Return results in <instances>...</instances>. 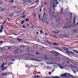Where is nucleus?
Wrapping results in <instances>:
<instances>
[{
  "label": "nucleus",
  "mask_w": 78,
  "mask_h": 78,
  "mask_svg": "<svg viewBox=\"0 0 78 78\" xmlns=\"http://www.w3.org/2000/svg\"><path fill=\"white\" fill-rule=\"evenodd\" d=\"M67 28H70V27L69 26H65L63 27V29H67Z\"/></svg>",
  "instance_id": "obj_1"
},
{
  "label": "nucleus",
  "mask_w": 78,
  "mask_h": 78,
  "mask_svg": "<svg viewBox=\"0 0 78 78\" xmlns=\"http://www.w3.org/2000/svg\"><path fill=\"white\" fill-rule=\"evenodd\" d=\"M67 75V73H65L61 75L62 77H66Z\"/></svg>",
  "instance_id": "obj_2"
},
{
  "label": "nucleus",
  "mask_w": 78,
  "mask_h": 78,
  "mask_svg": "<svg viewBox=\"0 0 78 78\" xmlns=\"http://www.w3.org/2000/svg\"><path fill=\"white\" fill-rule=\"evenodd\" d=\"M58 66H59L60 69H64V67H62V66H61L60 65H58Z\"/></svg>",
  "instance_id": "obj_3"
},
{
  "label": "nucleus",
  "mask_w": 78,
  "mask_h": 78,
  "mask_svg": "<svg viewBox=\"0 0 78 78\" xmlns=\"http://www.w3.org/2000/svg\"><path fill=\"white\" fill-rule=\"evenodd\" d=\"M16 40L17 41H19L20 42V41H22V39H20L19 38H17L16 39Z\"/></svg>",
  "instance_id": "obj_4"
},
{
  "label": "nucleus",
  "mask_w": 78,
  "mask_h": 78,
  "mask_svg": "<svg viewBox=\"0 0 78 78\" xmlns=\"http://www.w3.org/2000/svg\"><path fill=\"white\" fill-rule=\"evenodd\" d=\"M51 78H60V77L58 76H54L51 77Z\"/></svg>",
  "instance_id": "obj_5"
},
{
  "label": "nucleus",
  "mask_w": 78,
  "mask_h": 78,
  "mask_svg": "<svg viewBox=\"0 0 78 78\" xmlns=\"http://www.w3.org/2000/svg\"><path fill=\"white\" fill-rule=\"evenodd\" d=\"M63 7H62L61 9V14H62L63 13Z\"/></svg>",
  "instance_id": "obj_6"
},
{
  "label": "nucleus",
  "mask_w": 78,
  "mask_h": 78,
  "mask_svg": "<svg viewBox=\"0 0 78 78\" xmlns=\"http://www.w3.org/2000/svg\"><path fill=\"white\" fill-rule=\"evenodd\" d=\"M33 77H35V78H40L41 76H33Z\"/></svg>",
  "instance_id": "obj_7"
},
{
  "label": "nucleus",
  "mask_w": 78,
  "mask_h": 78,
  "mask_svg": "<svg viewBox=\"0 0 78 78\" xmlns=\"http://www.w3.org/2000/svg\"><path fill=\"white\" fill-rule=\"evenodd\" d=\"M54 2H55L57 4H59V2L58 1V0H54Z\"/></svg>",
  "instance_id": "obj_8"
},
{
  "label": "nucleus",
  "mask_w": 78,
  "mask_h": 78,
  "mask_svg": "<svg viewBox=\"0 0 78 78\" xmlns=\"http://www.w3.org/2000/svg\"><path fill=\"white\" fill-rule=\"evenodd\" d=\"M73 51L75 52V53H77L78 54V51H76L75 50H73Z\"/></svg>",
  "instance_id": "obj_9"
},
{
  "label": "nucleus",
  "mask_w": 78,
  "mask_h": 78,
  "mask_svg": "<svg viewBox=\"0 0 78 78\" xmlns=\"http://www.w3.org/2000/svg\"><path fill=\"white\" fill-rule=\"evenodd\" d=\"M53 33H55L56 34H59V31H58V32L53 31Z\"/></svg>",
  "instance_id": "obj_10"
},
{
  "label": "nucleus",
  "mask_w": 78,
  "mask_h": 78,
  "mask_svg": "<svg viewBox=\"0 0 78 78\" xmlns=\"http://www.w3.org/2000/svg\"><path fill=\"white\" fill-rule=\"evenodd\" d=\"M52 45H58V44L56 43H54L52 44Z\"/></svg>",
  "instance_id": "obj_11"
},
{
  "label": "nucleus",
  "mask_w": 78,
  "mask_h": 78,
  "mask_svg": "<svg viewBox=\"0 0 78 78\" xmlns=\"http://www.w3.org/2000/svg\"><path fill=\"white\" fill-rule=\"evenodd\" d=\"M5 75V76H8V75H9V74H8V73L6 72L5 73H4Z\"/></svg>",
  "instance_id": "obj_12"
},
{
  "label": "nucleus",
  "mask_w": 78,
  "mask_h": 78,
  "mask_svg": "<svg viewBox=\"0 0 78 78\" xmlns=\"http://www.w3.org/2000/svg\"><path fill=\"white\" fill-rule=\"evenodd\" d=\"M34 61H37V62H39V60L36 59L34 60Z\"/></svg>",
  "instance_id": "obj_13"
},
{
  "label": "nucleus",
  "mask_w": 78,
  "mask_h": 78,
  "mask_svg": "<svg viewBox=\"0 0 78 78\" xmlns=\"http://www.w3.org/2000/svg\"><path fill=\"white\" fill-rule=\"evenodd\" d=\"M33 17H36V13L34 14L33 15Z\"/></svg>",
  "instance_id": "obj_14"
},
{
  "label": "nucleus",
  "mask_w": 78,
  "mask_h": 78,
  "mask_svg": "<svg viewBox=\"0 0 78 78\" xmlns=\"http://www.w3.org/2000/svg\"><path fill=\"white\" fill-rule=\"evenodd\" d=\"M1 29H2V30H3V25H1Z\"/></svg>",
  "instance_id": "obj_15"
},
{
  "label": "nucleus",
  "mask_w": 78,
  "mask_h": 78,
  "mask_svg": "<svg viewBox=\"0 0 78 78\" xmlns=\"http://www.w3.org/2000/svg\"><path fill=\"white\" fill-rule=\"evenodd\" d=\"M12 62H9V64H8V66H9V65H11V64H12Z\"/></svg>",
  "instance_id": "obj_16"
},
{
  "label": "nucleus",
  "mask_w": 78,
  "mask_h": 78,
  "mask_svg": "<svg viewBox=\"0 0 78 78\" xmlns=\"http://www.w3.org/2000/svg\"><path fill=\"white\" fill-rule=\"evenodd\" d=\"M9 2H10V3H13V2H14V1L12 0H11L9 1Z\"/></svg>",
  "instance_id": "obj_17"
},
{
  "label": "nucleus",
  "mask_w": 78,
  "mask_h": 78,
  "mask_svg": "<svg viewBox=\"0 0 78 78\" xmlns=\"http://www.w3.org/2000/svg\"><path fill=\"white\" fill-rule=\"evenodd\" d=\"M75 21H76L75 18H74V21H73V23H75Z\"/></svg>",
  "instance_id": "obj_18"
},
{
  "label": "nucleus",
  "mask_w": 78,
  "mask_h": 78,
  "mask_svg": "<svg viewBox=\"0 0 78 78\" xmlns=\"http://www.w3.org/2000/svg\"><path fill=\"white\" fill-rule=\"evenodd\" d=\"M40 32L41 34H43V31L42 30H40Z\"/></svg>",
  "instance_id": "obj_19"
},
{
  "label": "nucleus",
  "mask_w": 78,
  "mask_h": 78,
  "mask_svg": "<svg viewBox=\"0 0 78 78\" xmlns=\"http://www.w3.org/2000/svg\"><path fill=\"white\" fill-rule=\"evenodd\" d=\"M22 28H26V27H25V25H24L23 26Z\"/></svg>",
  "instance_id": "obj_20"
},
{
  "label": "nucleus",
  "mask_w": 78,
  "mask_h": 78,
  "mask_svg": "<svg viewBox=\"0 0 78 78\" xmlns=\"http://www.w3.org/2000/svg\"><path fill=\"white\" fill-rule=\"evenodd\" d=\"M53 9H54L55 8V7H56V6H55V3H53Z\"/></svg>",
  "instance_id": "obj_21"
},
{
  "label": "nucleus",
  "mask_w": 78,
  "mask_h": 78,
  "mask_svg": "<svg viewBox=\"0 0 78 78\" xmlns=\"http://www.w3.org/2000/svg\"><path fill=\"white\" fill-rule=\"evenodd\" d=\"M25 21H26V22H29V19H25Z\"/></svg>",
  "instance_id": "obj_22"
},
{
  "label": "nucleus",
  "mask_w": 78,
  "mask_h": 78,
  "mask_svg": "<svg viewBox=\"0 0 78 78\" xmlns=\"http://www.w3.org/2000/svg\"><path fill=\"white\" fill-rule=\"evenodd\" d=\"M5 9H1L0 10V11H5Z\"/></svg>",
  "instance_id": "obj_23"
},
{
  "label": "nucleus",
  "mask_w": 78,
  "mask_h": 78,
  "mask_svg": "<svg viewBox=\"0 0 78 78\" xmlns=\"http://www.w3.org/2000/svg\"><path fill=\"white\" fill-rule=\"evenodd\" d=\"M42 22L43 23H44L45 22V20H44V18L43 17V19L42 20Z\"/></svg>",
  "instance_id": "obj_24"
},
{
  "label": "nucleus",
  "mask_w": 78,
  "mask_h": 78,
  "mask_svg": "<svg viewBox=\"0 0 78 78\" xmlns=\"http://www.w3.org/2000/svg\"><path fill=\"white\" fill-rule=\"evenodd\" d=\"M70 53H71V54H72L73 55H75V54L74 53L70 51Z\"/></svg>",
  "instance_id": "obj_25"
},
{
  "label": "nucleus",
  "mask_w": 78,
  "mask_h": 78,
  "mask_svg": "<svg viewBox=\"0 0 78 78\" xmlns=\"http://www.w3.org/2000/svg\"><path fill=\"white\" fill-rule=\"evenodd\" d=\"M70 51H67L66 53H67V54H69V53H70Z\"/></svg>",
  "instance_id": "obj_26"
},
{
  "label": "nucleus",
  "mask_w": 78,
  "mask_h": 78,
  "mask_svg": "<svg viewBox=\"0 0 78 78\" xmlns=\"http://www.w3.org/2000/svg\"><path fill=\"white\" fill-rule=\"evenodd\" d=\"M22 2H23L24 3H25V2H27V1L24 0L22 1Z\"/></svg>",
  "instance_id": "obj_27"
},
{
  "label": "nucleus",
  "mask_w": 78,
  "mask_h": 78,
  "mask_svg": "<svg viewBox=\"0 0 78 78\" xmlns=\"http://www.w3.org/2000/svg\"><path fill=\"white\" fill-rule=\"evenodd\" d=\"M4 64H5V63L4 62L3 63V64L1 66V67H3V65H4Z\"/></svg>",
  "instance_id": "obj_28"
},
{
  "label": "nucleus",
  "mask_w": 78,
  "mask_h": 78,
  "mask_svg": "<svg viewBox=\"0 0 78 78\" xmlns=\"http://www.w3.org/2000/svg\"><path fill=\"white\" fill-rule=\"evenodd\" d=\"M45 15H46L45 13L43 14V18H44V16H45Z\"/></svg>",
  "instance_id": "obj_29"
},
{
  "label": "nucleus",
  "mask_w": 78,
  "mask_h": 78,
  "mask_svg": "<svg viewBox=\"0 0 78 78\" xmlns=\"http://www.w3.org/2000/svg\"><path fill=\"white\" fill-rule=\"evenodd\" d=\"M10 60L12 61H15V59H11Z\"/></svg>",
  "instance_id": "obj_30"
},
{
  "label": "nucleus",
  "mask_w": 78,
  "mask_h": 78,
  "mask_svg": "<svg viewBox=\"0 0 78 78\" xmlns=\"http://www.w3.org/2000/svg\"><path fill=\"white\" fill-rule=\"evenodd\" d=\"M69 76H71V77H74L73 76L70 75V74H69Z\"/></svg>",
  "instance_id": "obj_31"
},
{
  "label": "nucleus",
  "mask_w": 78,
  "mask_h": 78,
  "mask_svg": "<svg viewBox=\"0 0 78 78\" xmlns=\"http://www.w3.org/2000/svg\"><path fill=\"white\" fill-rule=\"evenodd\" d=\"M4 75H5V73H3L1 74V76H4Z\"/></svg>",
  "instance_id": "obj_32"
},
{
  "label": "nucleus",
  "mask_w": 78,
  "mask_h": 78,
  "mask_svg": "<svg viewBox=\"0 0 78 78\" xmlns=\"http://www.w3.org/2000/svg\"><path fill=\"white\" fill-rule=\"evenodd\" d=\"M9 16H10V17H11V16H13V14H10Z\"/></svg>",
  "instance_id": "obj_33"
},
{
  "label": "nucleus",
  "mask_w": 78,
  "mask_h": 78,
  "mask_svg": "<svg viewBox=\"0 0 78 78\" xmlns=\"http://www.w3.org/2000/svg\"><path fill=\"white\" fill-rule=\"evenodd\" d=\"M25 14V13L24 12H22V15H24Z\"/></svg>",
  "instance_id": "obj_34"
},
{
  "label": "nucleus",
  "mask_w": 78,
  "mask_h": 78,
  "mask_svg": "<svg viewBox=\"0 0 78 78\" xmlns=\"http://www.w3.org/2000/svg\"><path fill=\"white\" fill-rule=\"evenodd\" d=\"M48 64V65H50V64H51V62H49L48 64Z\"/></svg>",
  "instance_id": "obj_35"
},
{
  "label": "nucleus",
  "mask_w": 78,
  "mask_h": 78,
  "mask_svg": "<svg viewBox=\"0 0 78 78\" xmlns=\"http://www.w3.org/2000/svg\"><path fill=\"white\" fill-rule=\"evenodd\" d=\"M15 52L16 53H18V51H15Z\"/></svg>",
  "instance_id": "obj_36"
},
{
  "label": "nucleus",
  "mask_w": 78,
  "mask_h": 78,
  "mask_svg": "<svg viewBox=\"0 0 78 78\" xmlns=\"http://www.w3.org/2000/svg\"><path fill=\"white\" fill-rule=\"evenodd\" d=\"M39 18L40 20H41V15H39Z\"/></svg>",
  "instance_id": "obj_37"
},
{
  "label": "nucleus",
  "mask_w": 78,
  "mask_h": 78,
  "mask_svg": "<svg viewBox=\"0 0 78 78\" xmlns=\"http://www.w3.org/2000/svg\"><path fill=\"white\" fill-rule=\"evenodd\" d=\"M36 34H37V35H38V34H39V32H37Z\"/></svg>",
  "instance_id": "obj_38"
},
{
  "label": "nucleus",
  "mask_w": 78,
  "mask_h": 78,
  "mask_svg": "<svg viewBox=\"0 0 78 78\" xmlns=\"http://www.w3.org/2000/svg\"><path fill=\"white\" fill-rule=\"evenodd\" d=\"M47 42L48 43V44H50V42H49V41H47Z\"/></svg>",
  "instance_id": "obj_39"
},
{
  "label": "nucleus",
  "mask_w": 78,
  "mask_h": 78,
  "mask_svg": "<svg viewBox=\"0 0 78 78\" xmlns=\"http://www.w3.org/2000/svg\"><path fill=\"white\" fill-rule=\"evenodd\" d=\"M73 72H74V73H76V71L75 70L73 71Z\"/></svg>",
  "instance_id": "obj_40"
},
{
  "label": "nucleus",
  "mask_w": 78,
  "mask_h": 78,
  "mask_svg": "<svg viewBox=\"0 0 78 78\" xmlns=\"http://www.w3.org/2000/svg\"><path fill=\"white\" fill-rule=\"evenodd\" d=\"M20 12V11H16V13H19V12Z\"/></svg>",
  "instance_id": "obj_41"
},
{
  "label": "nucleus",
  "mask_w": 78,
  "mask_h": 78,
  "mask_svg": "<svg viewBox=\"0 0 78 78\" xmlns=\"http://www.w3.org/2000/svg\"><path fill=\"white\" fill-rule=\"evenodd\" d=\"M24 23V21H22V22H21V24H23V23Z\"/></svg>",
  "instance_id": "obj_42"
},
{
  "label": "nucleus",
  "mask_w": 78,
  "mask_h": 78,
  "mask_svg": "<svg viewBox=\"0 0 78 78\" xmlns=\"http://www.w3.org/2000/svg\"><path fill=\"white\" fill-rule=\"evenodd\" d=\"M54 53V52L53 51H51V53L52 54H53Z\"/></svg>",
  "instance_id": "obj_43"
},
{
  "label": "nucleus",
  "mask_w": 78,
  "mask_h": 78,
  "mask_svg": "<svg viewBox=\"0 0 78 78\" xmlns=\"http://www.w3.org/2000/svg\"><path fill=\"white\" fill-rule=\"evenodd\" d=\"M51 72H49V75H51Z\"/></svg>",
  "instance_id": "obj_44"
},
{
  "label": "nucleus",
  "mask_w": 78,
  "mask_h": 78,
  "mask_svg": "<svg viewBox=\"0 0 78 78\" xmlns=\"http://www.w3.org/2000/svg\"><path fill=\"white\" fill-rule=\"evenodd\" d=\"M44 57L45 58H46V59H47V56H44Z\"/></svg>",
  "instance_id": "obj_45"
},
{
  "label": "nucleus",
  "mask_w": 78,
  "mask_h": 78,
  "mask_svg": "<svg viewBox=\"0 0 78 78\" xmlns=\"http://www.w3.org/2000/svg\"><path fill=\"white\" fill-rule=\"evenodd\" d=\"M2 29H0V33H2Z\"/></svg>",
  "instance_id": "obj_46"
},
{
  "label": "nucleus",
  "mask_w": 78,
  "mask_h": 78,
  "mask_svg": "<svg viewBox=\"0 0 78 78\" xmlns=\"http://www.w3.org/2000/svg\"><path fill=\"white\" fill-rule=\"evenodd\" d=\"M25 16H23L21 17V18H24Z\"/></svg>",
  "instance_id": "obj_47"
},
{
  "label": "nucleus",
  "mask_w": 78,
  "mask_h": 78,
  "mask_svg": "<svg viewBox=\"0 0 78 78\" xmlns=\"http://www.w3.org/2000/svg\"><path fill=\"white\" fill-rule=\"evenodd\" d=\"M6 21H4V22L3 23V24H4V23H6Z\"/></svg>",
  "instance_id": "obj_48"
},
{
  "label": "nucleus",
  "mask_w": 78,
  "mask_h": 78,
  "mask_svg": "<svg viewBox=\"0 0 78 78\" xmlns=\"http://www.w3.org/2000/svg\"><path fill=\"white\" fill-rule=\"evenodd\" d=\"M32 28H34V26H33L31 27Z\"/></svg>",
  "instance_id": "obj_49"
},
{
  "label": "nucleus",
  "mask_w": 78,
  "mask_h": 78,
  "mask_svg": "<svg viewBox=\"0 0 78 78\" xmlns=\"http://www.w3.org/2000/svg\"><path fill=\"white\" fill-rule=\"evenodd\" d=\"M2 42H3V41H0V44H1V43H2Z\"/></svg>",
  "instance_id": "obj_50"
},
{
  "label": "nucleus",
  "mask_w": 78,
  "mask_h": 78,
  "mask_svg": "<svg viewBox=\"0 0 78 78\" xmlns=\"http://www.w3.org/2000/svg\"><path fill=\"white\" fill-rule=\"evenodd\" d=\"M36 54H37V55H39V53L38 52H36Z\"/></svg>",
  "instance_id": "obj_51"
},
{
  "label": "nucleus",
  "mask_w": 78,
  "mask_h": 78,
  "mask_svg": "<svg viewBox=\"0 0 78 78\" xmlns=\"http://www.w3.org/2000/svg\"><path fill=\"white\" fill-rule=\"evenodd\" d=\"M62 64H64V62H62Z\"/></svg>",
  "instance_id": "obj_52"
},
{
  "label": "nucleus",
  "mask_w": 78,
  "mask_h": 78,
  "mask_svg": "<svg viewBox=\"0 0 78 78\" xmlns=\"http://www.w3.org/2000/svg\"><path fill=\"white\" fill-rule=\"evenodd\" d=\"M29 3H31V1H29Z\"/></svg>",
  "instance_id": "obj_53"
},
{
  "label": "nucleus",
  "mask_w": 78,
  "mask_h": 78,
  "mask_svg": "<svg viewBox=\"0 0 78 78\" xmlns=\"http://www.w3.org/2000/svg\"><path fill=\"white\" fill-rule=\"evenodd\" d=\"M74 32H76V30H74Z\"/></svg>",
  "instance_id": "obj_54"
},
{
  "label": "nucleus",
  "mask_w": 78,
  "mask_h": 78,
  "mask_svg": "<svg viewBox=\"0 0 78 78\" xmlns=\"http://www.w3.org/2000/svg\"><path fill=\"white\" fill-rule=\"evenodd\" d=\"M27 26H30V24H27Z\"/></svg>",
  "instance_id": "obj_55"
},
{
  "label": "nucleus",
  "mask_w": 78,
  "mask_h": 78,
  "mask_svg": "<svg viewBox=\"0 0 78 78\" xmlns=\"http://www.w3.org/2000/svg\"><path fill=\"white\" fill-rule=\"evenodd\" d=\"M20 47H23V45L20 46Z\"/></svg>",
  "instance_id": "obj_56"
},
{
  "label": "nucleus",
  "mask_w": 78,
  "mask_h": 78,
  "mask_svg": "<svg viewBox=\"0 0 78 78\" xmlns=\"http://www.w3.org/2000/svg\"><path fill=\"white\" fill-rule=\"evenodd\" d=\"M67 63H68V64H69V61H67Z\"/></svg>",
  "instance_id": "obj_57"
},
{
  "label": "nucleus",
  "mask_w": 78,
  "mask_h": 78,
  "mask_svg": "<svg viewBox=\"0 0 78 78\" xmlns=\"http://www.w3.org/2000/svg\"><path fill=\"white\" fill-rule=\"evenodd\" d=\"M10 48H11V47H8V49H10Z\"/></svg>",
  "instance_id": "obj_58"
},
{
  "label": "nucleus",
  "mask_w": 78,
  "mask_h": 78,
  "mask_svg": "<svg viewBox=\"0 0 78 78\" xmlns=\"http://www.w3.org/2000/svg\"><path fill=\"white\" fill-rule=\"evenodd\" d=\"M55 69H54L52 71V72H54V70H55Z\"/></svg>",
  "instance_id": "obj_59"
},
{
  "label": "nucleus",
  "mask_w": 78,
  "mask_h": 78,
  "mask_svg": "<svg viewBox=\"0 0 78 78\" xmlns=\"http://www.w3.org/2000/svg\"><path fill=\"white\" fill-rule=\"evenodd\" d=\"M48 35V34H47V33L45 34V35Z\"/></svg>",
  "instance_id": "obj_60"
},
{
  "label": "nucleus",
  "mask_w": 78,
  "mask_h": 78,
  "mask_svg": "<svg viewBox=\"0 0 78 78\" xmlns=\"http://www.w3.org/2000/svg\"><path fill=\"white\" fill-rule=\"evenodd\" d=\"M16 7H13V8H16Z\"/></svg>",
  "instance_id": "obj_61"
},
{
  "label": "nucleus",
  "mask_w": 78,
  "mask_h": 78,
  "mask_svg": "<svg viewBox=\"0 0 78 78\" xmlns=\"http://www.w3.org/2000/svg\"><path fill=\"white\" fill-rule=\"evenodd\" d=\"M44 5H47V3L46 2H45L44 3Z\"/></svg>",
  "instance_id": "obj_62"
},
{
  "label": "nucleus",
  "mask_w": 78,
  "mask_h": 78,
  "mask_svg": "<svg viewBox=\"0 0 78 78\" xmlns=\"http://www.w3.org/2000/svg\"><path fill=\"white\" fill-rule=\"evenodd\" d=\"M8 64V63H5L4 64L5 65H6V64Z\"/></svg>",
  "instance_id": "obj_63"
},
{
  "label": "nucleus",
  "mask_w": 78,
  "mask_h": 78,
  "mask_svg": "<svg viewBox=\"0 0 78 78\" xmlns=\"http://www.w3.org/2000/svg\"><path fill=\"white\" fill-rule=\"evenodd\" d=\"M55 37H56V36H55V35H54Z\"/></svg>",
  "instance_id": "obj_64"
}]
</instances>
